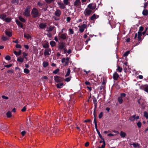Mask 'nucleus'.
Returning a JSON list of instances; mask_svg holds the SVG:
<instances>
[{
    "label": "nucleus",
    "instance_id": "nucleus-41",
    "mask_svg": "<svg viewBox=\"0 0 148 148\" xmlns=\"http://www.w3.org/2000/svg\"><path fill=\"white\" fill-rule=\"evenodd\" d=\"M106 145V143L104 140L103 141V144L101 145V147H99V148H105V146Z\"/></svg>",
    "mask_w": 148,
    "mask_h": 148
},
{
    "label": "nucleus",
    "instance_id": "nucleus-37",
    "mask_svg": "<svg viewBox=\"0 0 148 148\" xmlns=\"http://www.w3.org/2000/svg\"><path fill=\"white\" fill-rule=\"evenodd\" d=\"M6 116L8 118H10L12 116L11 112L10 111H8L6 113Z\"/></svg>",
    "mask_w": 148,
    "mask_h": 148
},
{
    "label": "nucleus",
    "instance_id": "nucleus-27",
    "mask_svg": "<svg viewBox=\"0 0 148 148\" xmlns=\"http://www.w3.org/2000/svg\"><path fill=\"white\" fill-rule=\"evenodd\" d=\"M6 17V15L4 14H2L0 15V18L4 21Z\"/></svg>",
    "mask_w": 148,
    "mask_h": 148
},
{
    "label": "nucleus",
    "instance_id": "nucleus-53",
    "mask_svg": "<svg viewBox=\"0 0 148 148\" xmlns=\"http://www.w3.org/2000/svg\"><path fill=\"white\" fill-rule=\"evenodd\" d=\"M126 96V95L125 93H121L120 94V97L123 98V97H125Z\"/></svg>",
    "mask_w": 148,
    "mask_h": 148
},
{
    "label": "nucleus",
    "instance_id": "nucleus-38",
    "mask_svg": "<svg viewBox=\"0 0 148 148\" xmlns=\"http://www.w3.org/2000/svg\"><path fill=\"white\" fill-rule=\"evenodd\" d=\"M71 73V71L69 68H68L67 69V72L65 75V77H67L69 76Z\"/></svg>",
    "mask_w": 148,
    "mask_h": 148
},
{
    "label": "nucleus",
    "instance_id": "nucleus-18",
    "mask_svg": "<svg viewBox=\"0 0 148 148\" xmlns=\"http://www.w3.org/2000/svg\"><path fill=\"white\" fill-rule=\"evenodd\" d=\"M16 22L18 26L22 28H23V25L21 22L17 20H16Z\"/></svg>",
    "mask_w": 148,
    "mask_h": 148
},
{
    "label": "nucleus",
    "instance_id": "nucleus-49",
    "mask_svg": "<svg viewBox=\"0 0 148 148\" xmlns=\"http://www.w3.org/2000/svg\"><path fill=\"white\" fill-rule=\"evenodd\" d=\"M130 53V51H127L124 53V54L123 56L125 57L127 56Z\"/></svg>",
    "mask_w": 148,
    "mask_h": 148
},
{
    "label": "nucleus",
    "instance_id": "nucleus-48",
    "mask_svg": "<svg viewBox=\"0 0 148 148\" xmlns=\"http://www.w3.org/2000/svg\"><path fill=\"white\" fill-rule=\"evenodd\" d=\"M60 70L59 69H57L56 70L53 71V74H56Z\"/></svg>",
    "mask_w": 148,
    "mask_h": 148
},
{
    "label": "nucleus",
    "instance_id": "nucleus-24",
    "mask_svg": "<svg viewBox=\"0 0 148 148\" xmlns=\"http://www.w3.org/2000/svg\"><path fill=\"white\" fill-rule=\"evenodd\" d=\"M21 50H19L18 52H17L16 51H14V53L16 55V56H20L21 54Z\"/></svg>",
    "mask_w": 148,
    "mask_h": 148
},
{
    "label": "nucleus",
    "instance_id": "nucleus-12",
    "mask_svg": "<svg viewBox=\"0 0 148 148\" xmlns=\"http://www.w3.org/2000/svg\"><path fill=\"white\" fill-rule=\"evenodd\" d=\"M67 37V35L66 33L62 34L59 35V38L63 40L66 39Z\"/></svg>",
    "mask_w": 148,
    "mask_h": 148
},
{
    "label": "nucleus",
    "instance_id": "nucleus-39",
    "mask_svg": "<svg viewBox=\"0 0 148 148\" xmlns=\"http://www.w3.org/2000/svg\"><path fill=\"white\" fill-rule=\"evenodd\" d=\"M45 1L47 4L52 3L54 1V0H45Z\"/></svg>",
    "mask_w": 148,
    "mask_h": 148
},
{
    "label": "nucleus",
    "instance_id": "nucleus-43",
    "mask_svg": "<svg viewBox=\"0 0 148 148\" xmlns=\"http://www.w3.org/2000/svg\"><path fill=\"white\" fill-rule=\"evenodd\" d=\"M117 66V71L119 72H121L122 70V68L118 66Z\"/></svg>",
    "mask_w": 148,
    "mask_h": 148
},
{
    "label": "nucleus",
    "instance_id": "nucleus-25",
    "mask_svg": "<svg viewBox=\"0 0 148 148\" xmlns=\"http://www.w3.org/2000/svg\"><path fill=\"white\" fill-rule=\"evenodd\" d=\"M142 14L144 16H147L148 15V10L146 9L144 10L143 11Z\"/></svg>",
    "mask_w": 148,
    "mask_h": 148
},
{
    "label": "nucleus",
    "instance_id": "nucleus-50",
    "mask_svg": "<svg viewBox=\"0 0 148 148\" xmlns=\"http://www.w3.org/2000/svg\"><path fill=\"white\" fill-rule=\"evenodd\" d=\"M137 125L138 128H140L141 127L142 123L141 122L139 121L137 123Z\"/></svg>",
    "mask_w": 148,
    "mask_h": 148
},
{
    "label": "nucleus",
    "instance_id": "nucleus-21",
    "mask_svg": "<svg viewBox=\"0 0 148 148\" xmlns=\"http://www.w3.org/2000/svg\"><path fill=\"white\" fill-rule=\"evenodd\" d=\"M99 17L98 15H96L95 14H94L92 16L90 17V19L91 20H93L98 18Z\"/></svg>",
    "mask_w": 148,
    "mask_h": 148
},
{
    "label": "nucleus",
    "instance_id": "nucleus-40",
    "mask_svg": "<svg viewBox=\"0 0 148 148\" xmlns=\"http://www.w3.org/2000/svg\"><path fill=\"white\" fill-rule=\"evenodd\" d=\"M19 2L18 0H12L11 1V3L12 4H18Z\"/></svg>",
    "mask_w": 148,
    "mask_h": 148
},
{
    "label": "nucleus",
    "instance_id": "nucleus-20",
    "mask_svg": "<svg viewBox=\"0 0 148 148\" xmlns=\"http://www.w3.org/2000/svg\"><path fill=\"white\" fill-rule=\"evenodd\" d=\"M130 145H132L134 148L138 147V148H140V145L138 143H133V144H130Z\"/></svg>",
    "mask_w": 148,
    "mask_h": 148
},
{
    "label": "nucleus",
    "instance_id": "nucleus-19",
    "mask_svg": "<svg viewBox=\"0 0 148 148\" xmlns=\"http://www.w3.org/2000/svg\"><path fill=\"white\" fill-rule=\"evenodd\" d=\"M138 40L139 41H141V36L142 35V33L140 32H138L137 33Z\"/></svg>",
    "mask_w": 148,
    "mask_h": 148
},
{
    "label": "nucleus",
    "instance_id": "nucleus-36",
    "mask_svg": "<svg viewBox=\"0 0 148 148\" xmlns=\"http://www.w3.org/2000/svg\"><path fill=\"white\" fill-rule=\"evenodd\" d=\"M63 85V83H58L57 84L56 86L58 88H61L62 87V86Z\"/></svg>",
    "mask_w": 148,
    "mask_h": 148
},
{
    "label": "nucleus",
    "instance_id": "nucleus-1",
    "mask_svg": "<svg viewBox=\"0 0 148 148\" xmlns=\"http://www.w3.org/2000/svg\"><path fill=\"white\" fill-rule=\"evenodd\" d=\"M31 14L34 18H36L40 16V14L38 10L35 8H33L31 12Z\"/></svg>",
    "mask_w": 148,
    "mask_h": 148
},
{
    "label": "nucleus",
    "instance_id": "nucleus-15",
    "mask_svg": "<svg viewBox=\"0 0 148 148\" xmlns=\"http://www.w3.org/2000/svg\"><path fill=\"white\" fill-rule=\"evenodd\" d=\"M113 77L114 80H116L119 77V75L116 72H115L113 74Z\"/></svg>",
    "mask_w": 148,
    "mask_h": 148
},
{
    "label": "nucleus",
    "instance_id": "nucleus-17",
    "mask_svg": "<svg viewBox=\"0 0 148 148\" xmlns=\"http://www.w3.org/2000/svg\"><path fill=\"white\" fill-rule=\"evenodd\" d=\"M54 80L56 82H60L61 81L60 77L58 76H56L54 77Z\"/></svg>",
    "mask_w": 148,
    "mask_h": 148
},
{
    "label": "nucleus",
    "instance_id": "nucleus-10",
    "mask_svg": "<svg viewBox=\"0 0 148 148\" xmlns=\"http://www.w3.org/2000/svg\"><path fill=\"white\" fill-rule=\"evenodd\" d=\"M69 58L68 57H67L66 58H63L61 60V62L62 63H65V65H67L69 63Z\"/></svg>",
    "mask_w": 148,
    "mask_h": 148
},
{
    "label": "nucleus",
    "instance_id": "nucleus-60",
    "mask_svg": "<svg viewBox=\"0 0 148 148\" xmlns=\"http://www.w3.org/2000/svg\"><path fill=\"white\" fill-rule=\"evenodd\" d=\"M84 31V29L83 28L80 27V28L79 29V31L81 33L83 32Z\"/></svg>",
    "mask_w": 148,
    "mask_h": 148
},
{
    "label": "nucleus",
    "instance_id": "nucleus-62",
    "mask_svg": "<svg viewBox=\"0 0 148 148\" xmlns=\"http://www.w3.org/2000/svg\"><path fill=\"white\" fill-rule=\"evenodd\" d=\"M63 49V51H63V53H66L67 52V49H66V48H64Z\"/></svg>",
    "mask_w": 148,
    "mask_h": 148
},
{
    "label": "nucleus",
    "instance_id": "nucleus-7",
    "mask_svg": "<svg viewBox=\"0 0 148 148\" xmlns=\"http://www.w3.org/2000/svg\"><path fill=\"white\" fill-rule=\"evenodd\" d=\"M51 53V50L50 49H47L45 50L44 54L45 56L50 55Z\"/></svg>",
    "mask_w": 148,
    "mask_h": 148
},
{
    "label": "nucleus",
    "instance_id": "nucleus-28",
    "mask_svg": "<svg viewBox=\"0 0 148 148\" xmlns=\"http://www.w3.org/2000/svg\"><path fill=\"white\" fill-rule=\"evenodd\" d=\"M5 33L6 35H7L9 37H10L12 36V34L11 32L8 31H5Z\"/></svg>",
    "mask_w": 148,
    "mask_h": 148
},
{
    "label": "nucleus",
    "instance_id": "nucleus-13",
    "mask_svg": "<svg viewBox=\"0 0 148 148\" xmlns=\"http://www.w3.org/2000/svg\"><path fill=\"white\" fill-rule=\"evenodd\" d=\"M57 4L59 7L60 9H64L66 8L65 5L64 3H62L60 2H58Z\"/></svg>",
    "mask_w": 148,
    "mask_h": 148
},
{
    "label": "nucleus",
    "instance_id": "nucleus-2",
    "mask_svg": "<svg viewBox=\"0 0 148 148\" xmlns=\"http://www.w3.org/2000/svg\"><path fill=\"white\" fill-rule=\"evenodd\" d=\"M94 123H95V128L96 129V131L99 136V137H100V138L101 139H102V140H103L104 139L102 137V136L101 135L100 133V132H99V131L98 130L97 128V121H96V116H94Z\"/></svg>",
    "mask_w": 148,
    "mask_h": 148
},
{
    "label": "nucleus",
    "instance_id": "nucleus-9",
    "mask_svg": "<svg viewBox=\"0 0 148 148\" xmlns=\"http://www.w3.org/2000/svg\"><path fill=\"white\" fill-rule=\"evenodd\" d=\"M93 103L94 104L95 106V108L94 109V112L93 114L94 116H95V110L96 109L97 107V99L95 97H94V98L93 99Z\"/></svg>",
    "mask_w": 148,
    "mask_h": 148
},
{
    "label": "nucleus",
    "instance_id": "nucleus-35",
    "mask_svg": "<svg viewBox=\"0 0 148 148\" xmlns=\"http://www.w3.org/2000/svg\"><path fill=\"white\" fill-rule=\"evenodd\" d=\"M24 36L25 38L27 39H29L31 38L30 36L28 34H24Z\"/></svg>",
    "mask_w": 148,
    "mask_h": 148
},
{
    "label": "nucleus",
    "instance_id": "nucleus-61",
    "mask_svg": "<svg viewBox=\"0 0 148 148\" xmlns=\"http://www.w3.org/2000/svg\"><path fill=\"white\" fill-rule=\"evenodd\" d=\"M2 97L3 99H8V97H6L4 95H3L2 96Z\"/></svg>",
    "mask_w": 148,
    "mask_h": 148
},
{
    "label": "nucleus",
    "instance_id": "nucleus-64",
    "mask_svg": "<svg viewBox=\"0 0 148 148\" xmlns=\"http://www.w3.org/2000/svg\"><path fill=\"white\" fill-rule=\"evenodd\" d=\"M37 4L40 6H41L43 5V4L41 3L40 1H38L37 3Z\"/></svg>",
    "mask_w": 148,
    "mask_h": 148
},
{
    "label": "nucleus",
    "instance_id": "nucleus-34",
    "mask_svg": "<svg viewBox=\"0 0 148 148\" xmlns=\"http://www.w3.org/2000/svg\"><path fill=\"white\" fill-rule=\"evenodd\" d=\"M50 45L52 47H54L56 45V43L53 41H51L50 42Z\"/></svg>",
    "mask_w": 148,
    "mask_h": 148
},
{
    "label": "nucleus",
    "instance_id": "nucleus-33",
    "mask_svg": "<svg viewBox=\"0 0 148 148\" xmlns=\"http://www.w3.org/2000/svg\"><path fill=\"white\" fill-rule=\"evenodd\" d=\"M49 65V63L46 61L42 63V65L44 67H46Z\"/></svg>",
    "mask_w": 148,
    "mask_h": 148
},
{
    "label": "nucleus",
    "instance_id": "nucleus-32",
    "mask_svg": "<svg viewBox=\"0 0 148 148\" xmlns=\"http://www.w3.org/2000/svg\"><path fill=\"white\" fill-rule=\"evenodd\" d=\"M120 135L123 138L125 137L126 136L125 133L122 131L120 132Z\"/></svg>",
    "mask_w": 148,
    "mask_h": 148
},
{
    "label": "nucleus",
    "instance_id": "nucleus-16",
    "mask_svg": "<svg viewBox=\"0 0 148 148\" xmlns=\"http://www.w3.org/2000/svg\"><path fill=\"white\" fill-rule=\"evenodd\" d=\"M61 11L57 9L55 12V14L57 16H59L61 14Z\"/></svg>",
    "mask_w": 148,
    "mask_h": 148
},
{
    "label": "nucleus",
    "instance_id": "nucleus-3",
    "mask_svg": "<svg viewBox=\"0 0 148 148\" xmlns=\"http://www.w3.org/2000/svg\"><path fill=\"white\" fill-rule=\"evenodd\" d=\"M31 8L30 6H27L26 8L24 11V12L23 15L26 16H30V9Z\"/></svg>",
    "mask_w": 148,
    "mask_h": 148
},
{
    "label": "nucleus",
    "instance_id": "nucleus-14",
    "mask_svg": "<svg viewBox=\"0 0 148 148\" xmlns=\"http://www.w3.org/2000/svg\"><path fill=\"white\" fill-rule=\"evenodd\" d=\"M47 26V23H42L40 24L39 27L40 29H44Z\"/></svg>",
    "mask_w": 148,
    "mask_h": 148
},
{
    "label": "nucleus",
    "instance_id": "nucleus-5",
    "mask_svg": "<svg viewBox=\"0 0 148 148\" xmlns=\"http://www.w3.org/2000/svg\"><path fill=\"white\" fill-rule=\"evenodd\" d=\"M92 12V10L89 9L88 8L86 9L84 12V14L86 16H90L91 13Z\"/></svg>",
    "mask_w": 148,
    "mask_h": 148
},
{
    "label": "nucleus",
    "instance_id": "nucleus-52",
    "mask_svg": "<svg viewBox=\"0 0 148 148\" xmlns=\"http://www.w3.org/2000/svg\"><path fill=\"white\" fill-rule=\"evenodd\" d=\"M23 56V57H24L25 58H26L25 57L26 56H27V53H26L25 52H23L22 53Z\"/></svg>",
    "mask_w": 148,
    "mask_h": 148
},
{
    "label": "nucleus",
    "instance_id": "nucleus-56",
    "mask_svg": "<svg viewBox=\"0 0 148 148\" xmlns=\"http://www.w3.org/2000/svg\"><path fill=\"white\" fill-rule=\"evenodd\" d=\"M2 39L4 41H6L8 39V38L4 36H3L2 37Z\"/></svg>",
    "mask_w": 148,
    "mask_h": 148
},
{
    "label": "nucleus",
    "instance_id": "nucleus-45",
    "mask_svg": "<svg viewBox=\"0 0 148 148\" xmlns=\"http://www.w3.org/2000/svg\"><path fill=\"white\" fill-rule=\"evenodd\" d=\"M23 71H24V73L26 74H28L30 72L29 70H28V69H26V68L24 69Z\"/></svg>",
    "mask_w": 148,
    "mask_h": 148
},
{
    "label": "nucleus",
    "instance_id": "nucleus-6",
    "mask_svg": "<svg viewBox=\"0 0 148 148\" xmlns=\"http://www.w3.org/2000/svg\"><path fill=\"white\" fill-rule=\"evenodd\" d=\"M66 44L65 42H61L59 43L58 46L59 49L61 51V52L62 51V50L65 47Z\"/></svg>",
    "mask_w": 148,
    "mask_h": 148
},
{
    "label": "nucleus",
    "instance_id": "nucleus-4",
    "mask_svg": "<svg viewBox=\"0 0 148 148\" xmlns=\"http://www.w3.org/2000/svg\"><path fill=\"white\" fill-rule=\"evenodd\" d=\"M140 89L144 90L148 93V85H142L140 87Z\"/></svg>",
    "mask_w": 148,
    "mask_h": 148
},
{
    "label": "nucleus",
    "instance_id": "nucleus-29",
    "mask_svg": "<svg viewBox=\"0 0 148 148\" xmlns=\"http://www.w3.org/2000/svg\"><path fill=\"white\" fill-rule=\"evenodd\" d=\"M118 101L120 104H121L123 102V98L121 97H119L118 98Z\"/></svg>",
    "mask_w": 148,
    "mask_h": 148
},
{
    "label": "nucleus",
    "instance_id": "nucleus-57",
    "mask_svg": "<svg viewBox=\"0 0 148 148\" xmlns=\"http://www.w3.org/2000/svg\"><path fill=\"white\" fill-rule=\"evenodd\" d=\"M103 112H101L99 114V119L101 118L103 116Z\"/></svg>",
    "mask_w": 148,
    "mask_h": 148
},
{
    "label": "nucleus",
    "instance_id": "nucleus-58",
    "mask_svg": "<svg viewBox=\"0 0 148 148\" xmlns=\"http://www.w3.org/2000/svg\"><path fill=\"white\" fill-rule=\"evenodd\" d=\"M148 4V3L147 2H145L144 4V9H146L147 8V6Z\"/></svg>",
    "mask_w": 148,
    "mask_h": 148
},
{
    "label": "nucleus",
    "instance_id": "nucleus-51",
    "mask_svg": "<svg viewBox=\"0 0 148 148\" xmlns=\"http://www.w3.org/2000/svg\"><path fill=\"white\" fill-rule=\"evenodd\" d=\"M71 77H70L66 78L65 79V81L67 82H69L70 80Z\"/></svg>",
    "mask_w": 148,
    "mask_h": 148
},
{
    "label": "nucleus",
    "instance_id": "nucleus-59",
    "mask_svg": "<svg viewBox=\"0 0 148 148\" xmlns=\"http://www.w3.org/2000/svg\"><path fill=\"white\" fill-rule=\"evenodd\" d=\"M69 31L71 34H73L74 33V31L73 29L71 28H70L69 29Z\"/></svg>",
    "mask_w": 148,
    "mask_h": 148
},
{
    "label": "nucleus",
    "instance_id": "nucleus-55",
    "mask_svg": "<svg viewBox=\"0 0 148 148\" xmlns=\"http://www.w3.org/2000/svg\"><path fill=\"white\" fill-rule=\"evenodd\" d=\"M5 59L7 60H10L11 58L10 56H7L5 57Z\"/></svg>",
    "mask_w": 148,
    "mask_h": 148
},
{
    "label": "nucleus",
    "instance_id": "nucleus-8",
    "mask_svg": "<svg viewBox=\"0 0 148 148\" xmlns=\"http://www.w3.org/2000/svg\"><path fill=\"white\" fill-rule=\"evenodd\" d=\"M96 7V4L95 3H90L87 6L88 8L90 10H93L95 9Z\"/></svg>",
    "mask_w": 148,
    "mask_h": 148
},
{
    "label": "nucleus",
    "instance_id": "nucleus-31",
    "mask_svg": "<svg viewBox=\"0 0 148 148\" xmlns=\"http://www.w3.org/2000/svg\"><path fill=\"white\" fill-rule=\"evenodd\" d=\"M17 60L18 62H23L24 61V59L21 57H19L17 59Z\"/></svg>",
    "mask_w": 148,
    "mask_h": 148
},
{
    "label": "nucleus",
    "instance_id": "nucleus-42",
    "mask_svg": "<svg viewBox=\"0 0 148 148\" xmlns=\"http://www.w3.org/2000/svg\"><path fill=\"white\" fill-rule=\"evenodd\" d=\"M49 47V45L48 43H45L43 45V47L45 48H47Z\"/></svg>",
    "mask_w": 148,
    "mask_h": 148
},
{
    "label": "nucleus",
    "instance_id": "nucleus-30",
    "mask_svg": "<svg viewBox=\"0 0 148 148\" xmlns=\"http://www.w3.org/2000/svg\"><path fill=\"white\" fill-rule=\"evenodd\" d=\"M106 82V80L104 77L102 79V84L103 85H105Z\"/></svg>",
    "mask_w": 148,
    "mask_h": 148
},
{
    "label": "nucleus",
    "instance_id": "nucleus-23",
    "mask_svg": "<svg viewBox=\"0 0 148 148\" xmlns=\"http://www.w3.org/2000/svg\"><path fill=\"white\" fill-rule=\"evenodd\" d=\"M136 115H134L131 116L129 118V119L130 121H133L135 120Z\"/></svg>",
    "mask_w": 148,
    "mask_h": 148
},
{
    "label": "nucleus",
    "instance_id": "nucleus-26",
    "mask_svg": "<svg viewBox=\"0 0 148 148\" xmlns=\"http://www.w3.org/2000/svg\"><path fill=\"white\" fill-rule=\"evenodd\" d=\"M63 2L65 5H70V3L69 0H63Z\"/></svg>",
    "mask_w": 148,
    "mask_h": 148
},
{
    "label": "nucleus",
    "instance_id": "nucleus-46",
    "mask_svg": "<svg viewBox=\"0 0 148 148\" xmlns=\"http://www.w3.org/2000/svg\"><path fill=\"white\" fill-rule=\"evenodd\" d=\"M19 19L21 21L25 23L26 21V20L23 18H22L21 16H20L19 17Z\"/></svg>",
    "mask_w": 148,
    "mask_h": 148
},
{
    "label": "nucleus",
    "instance_id": "nucleus-11",
    "mask_svg": "<svg viewBox=\"0 0 148 148\" xmlns=\"http://www.w3.org/2000/svg\"><path fill=\"white\" fill-rule=\"evenodd\" d=\"M81 4V3L80 0H75V1L73 3L74 6L76 7L80 6Z\"/></svg>",
    "mask_w": 148,
    "mask_h": 148
},
{
    "label": "nucleus",
    "instance_id": "nucleus-47",
    "mask_svg": "<svg viewBox=\"0 0 148 148\" xmlns=\"http://www.w3.org/2000/svg\"><path fill=\"white\" fill-rule=\"evenodd\" d=\"M11 20V19L10 18L7 17L6 18L5 21V22L7 23L10 22Z\"/></svg>",
    "mask_w": 148,
    "mask_h": 148
},
{
    "label": "nucleus",
    "instance_id": "nucleus-54",
    "mask_svg": "<svg viewBox=\"0 0 148 148\" xmlns=\"http://www.w3.org/2000/svg\"><path fill=\"white\" fill-rule=\"evenodd\" d=\"M144 29V27L142 26H140L139 28V31L140 32L142 31Z\"/></svg>",
    "mask_w": 148,
    "mask_h": 148
},
{
    "label": "nucleus",
    "instance_id": "nucleus-44",
    "mask_svg": "<svg viewBox=\"0 0 148 148\" xmlns=\"http://www.w3.org/2000/svg\"><path fill=\"white\" fill-rule=\"evenodd\" d=\"M144 116L147 119H148V113L146 112L145 111L144 112Z\"/></svg>",
    "mask_w": 148,
    "mask_h": 148
},
{
    "label": "nucleus",
    "instance_id": "nucleus-22",
    "mask_svg": "<svg viewBox=\"0 0 148 148\" xmlns=\"http://www.w3.org/2000/svg\"><path fill=\"white\" fill-rule=\"evenodd\" d=\"M55 27L54 26H50L49 27L47 28L46 31L48 32H50L52 31L54 28Z\"/></svg>",
    "mask_w": 148,
    "mask_h": 148
},
{
    "label": "nucleus",
    "instance_id": "nucleus-63",
    "mask_svg": "<svg viewBox=\"0 0 148 148\" xmlns=\"http://www.w3.org/2000/svg\"><path fill=\"white\" fill-rule=\"evenodd\" d=\"M16 48H21V45L18 44L16 45Z\"/></svg>",
    "mask_w": 148,
    "mask_h": 148
}]
</instances>
